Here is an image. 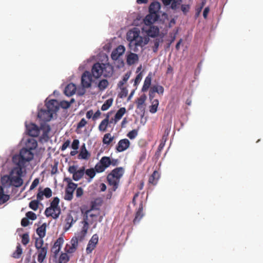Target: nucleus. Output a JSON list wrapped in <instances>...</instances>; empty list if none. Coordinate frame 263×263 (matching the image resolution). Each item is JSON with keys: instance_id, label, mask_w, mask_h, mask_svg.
Listing matches in <instances>:
<instances>
[{"instance_id": "obj_1", "label": "nucleus", "mask_w": 263, "mask_h": 263, "mask_svg": "<svg viewBox=\"0 0 263 263\" xmlns=\"http://www.w3.org/2000/svg\"><path fill=\"white\" fill-rule=\"evenodd\" d=\"M148 36H142L140 35V31L137 28H134L129 30L126 34V39L129 42L130 49L134 52L138 51V47H143L149 42V37H155L159 32V28L154 26H149L148 29L145 30Z\"/></svg>"}, {"instance_id": "obj_2", "label": "nucleus", "mask_w": 263, "mask_h": 263, "mask_svg": "<svg viewBox=\"0 0 263 263\" xmlns=\"http://www.w3.org/2000/svg\"><path fill=\"white\" fill-rule=\"evenodd\" d=\"M124 173L122 167H118L112 170L107 176L108 184L112 187V190L115 191L118 187L121 178Z\"/></svg>"}, {"instance_id": "obj_3", "label": "nucleus", "mask_w": 263, "mask_h": 263, "mask_svg": "<svg viewBox=\"0 0 263 263\" xmlns=\"http://www.w3.org/2000/svg\"><path fill=\"white\" fill-rule=\"evenodd\" d=\"M23 171L20 168H13L10 173L11 186L19 187L23 184V180L22 178Z\"/></svg>"}, {"instance_id": "obj_4", "label": "nucleus", "mask_w": 263, "mask_h": 263, "mask_svg": "<svg viewBox=\"0 0 263 263\" xmlns=\"http://www.w3.org/2000/svg\"><path fill=\"white\" fill-rule=\"evenodd\" d=\"M90 210H87L85 212V214L84 215L83 220L81 222L83 224V227L80 234V240L82 241L84 237H85L86 234L87 233L88 230L89 229V224H88V217L90 216L91 217H96L97 216L95 214H90Z\"/></svg>"}, {"instance_id": "obj_5", "label": "nucleus", "mask_w": 263, "mask_h": 263, "mask_svg": "<svg viewBox=\"0 0 263 263\" xmlns=\"http://www.w3.org/2000/svg\"><path fill=\"white\" fill-rule=\"evenodd\" d=\"M77 168V165H72L70 166L68 169V172L72 174V179L76 181L82 178L85 174L84 166H82L78 170Z\"/></svg>"}, {"instance_id": "obj_6", "label": "nucleus", "mask_w": 263, "mask_h": 263, "mask_svg": "<svg viewBox=\"0 0 263 263\" xmlns=\"http://www.w3.org/2000/svg\"><path fill=\"white\" fill-rule=\"evenodd\" d=\"M98 235L97 234H93L89 240L86 249V252L87 254H89L92 253V251L96 247V246L98 243Z\"/></svg>"}, {"instance_id": "obj_7", "label": "nucleus", "mask_w": 263, "mask_h": 263, "mask_svg": "<svg viewBox=\"0 0 263 263\" xmlns=\"http://www.w3.org/2000/svg\"><path fill=\"white\" fill-rule=\"evenodd\" d=\"M92 76L90 72L85 71L81 77V84L84 88H89L91 86Z\"/></svg>"}, {"instance_id": "obj_8", "label": "nucleus", "mask_w": 263, "mask_h": 263, "mask_svg": "<svg viewBox=\"0 0 263 263\" xmlns=\"http://www.w3.org/2000/svg\"><path fill=\"white\" fill-rule=\"evenodd\" d=\"M28 134L32 137H37L40 134V128L34 123H29L26 125Z\"/></svg>"}, {"instance_id": "obj_9", "label": "nucleus", "mask_w": 263, "mask_h": 263, "mask_svg": "<svg viewBox=\"0 0 263 263\" xmlns=\"http://www.w3.org/2000/svg\"><path fill=\"white\" fill-rule=\"evenodd\" d=\"M80 240V235L78 234L77 236L73 237L70 241V245H67L65 249L67 252L69 253H72L74 252L78 246V241Z\"/></svg>"}, {"instance_id": "obj_10", "label": "nucleus", "mask_w": 263, "mask_h": 263, "mask_svg": "<svg viewBox=\"0 0 263 263\" xmlns=\"http://www.w3.org/2000/svg\"><path fill=\"white\" fill-rule=\"evenodd\" d=\"M53 114L47 108L46 109H41L38 112V118L43 121H49L52 118Z\"/></svg>"}, {"instance_id": "obj_11", "label": "nucleus", "mask_w": 263, "mask_h": 263, "mask_svg": "<svg viewBox=\"0 0 263 263\" xmlns=\"http://www.w3.org/2000/svg\"><path fill=\"white\" fill-rule=\"evenodd\" d=\"M77 187L76 183H70V185H67L65 189V199L67 200L70 201L73 198V193L74 191Z\"/></svg>"}, {"instance_id": "obj_12", "label": "nucleus", "mask_w": 263, "mask_h": 263, "mask_svg": "<svg viewBox=\"0 0 263 263\" xmlns=\"http://www.w3.org/2000/svg\"><path fill=\"white\" fill-rule=\"evenodd\" d=\"M102 63H96L93 64L91 69V73L93 77L95 78H98L101 77L103 73Z\"/></svg>"}, {"instance_id": "obj_13", "label": "nucleus", "mask_w": 263, "mask_h": 263, "mask_svg": "<svg viewBox=\"0 0 263 263\" xmlns=\"http://www.w3.org/2000/svg\"><path fill=\"white\" fill-rule=\"evenodd\" d=\"M156 92L158 93L159 95H162L164 92V88L162 86L159 85H153L151 87L149 92V99L151 100L153 99Z\"/></svg>"}, {"instance_id": "obj_14", "label": "nucleus", "mask_w": 263, "mask_h": 263, "mask_svg": "<svg viewBox=\"0 0 263 263\" xmlns=\"http://www.w3.org/2000/svg\"><path fill=\"white\" fill-rule=\"evenodd\" d=\"M130 146V142L127 139L120 140L116 146V150L118 152H122L126 150Z\"/></svg>"}, {"instance_id": "obj_15", "label": "nucleus", "mask_w": 263, "mask_h": 263, "mask_svg": "<svg viewBox=\"0 0 263 263\" xmlns=\"http://www.w3.org/2000/svg\"><path fill=\"white\" fill-rule=\"evenodd\" d=\"M46 108L52 114L55 113L59 110V104L56 100H51L46 104Z\"/></svg>"}, {"instance_id": "obj_16", "label": "nucleus", "mask_w": 263, "mask_h": 263, "mask_svg": "<svg viewBox=\"0 0 263 263\" xmlns=\"http://www.w3.org/2000/svg\"><path fill=\"white\" fill-rule=\"evenodd\" d=\"M31 151L27 147L23 148L21 150L20 155L27 161H30L33 158V154Z\"/></svg>"}, {"instance_id": "obj_17", "label": "nucleus", "mask_w": 263, "mask_h": 263, "mask_svg": "<svg viewBox=\"0 0 263 263\" xmlns=\"http://www.w3.org/2000/svg\"><path fill=\"white\" fill-rule=\"evenodd\" d=\"M13 162L15 163L17 166L14 168H20L23 171V167L24 166L27 160H25L21 156L16 155L13 157Z\"/></svg>"}, {"instance_id": "obj_18", "label": "nucleus", "mask_w": 263, "mask_h": 263, "mask_svg": "<svg viewBox=\"0 0 263 263\" xmlns=\"http://www.w3.org/2000/svg\"><path fill=\"white\" fill-rule=\"evenodd\" d=\"M102 69L103 70V75L104 77H110L112 76L114 72L113 67L109 64L102 63Z\"/></svg>"}, {"instance_id": "obj_19", "label": "nucleus", "mask_w": 263, "mask_h": 263, "mask_svg": "<svg viewBox=\"0 0 263 263\" xmlns=\"http://www.w3.org/2000/svg\"><path fill=\"white\" fill-rule=\"evenodd\" d=\"M61 213H58L54 209L51 207L47 208L45 211V214L47 217H51L53 219H57L59 217Z\"/></svg>"}, {"instance_id": "obj_20", "label": "nucleus", "mask_w": 263, "mask_h": 263, "mask_svg": "<svg viewBox=\"0 0 263 263\" xmlns=\"http://www.w3.org/2000/svg\"><path fill=\"white\" fill-rule=\"evenodd\" d=\"M47 252V247L44 246L40 248L38 250L37 260L39 262L42 263L46 258Z\"/></svg>"}, {"instance_id": "obj_21", "label": "nucleus", "mask_w": 263, "mask_h": 263, "mask_svg": "<svg viewBox=\"0 0 263 263\" xmlns=\"http://www.w3.org/2000/svg\"><path fill=\"white\" fill-rule=\"evenodd\" d=\"M76 91V86L73 83L68 84L65 87L64 93L67 96L70 97L75 93Z\"/></svg>"}, {"instance_id": "obj_22", "label": "nucleus", "mask_w": 263, "mask_h": 263, "mask_svg": "<svg viewBox=\"0 0 263 263\" xmlns=\"http://www.w3.org/2000/svg\"><path fill=\"white\" fill-rule=\"evenodd\" d=\"M139 60V57L136 53L130 52L126 57V62L128 65H132Z\"/></svg>"}, {"instance_id": "obj_23", "label": "nucleus", "mask_w": 263, "mask_h": 263, "mask_svg": "<svg viewBox=\"0 0 263 263\" xmlns=\"http://www.w3.org/2000/svg\"><path fill=\"white\" fill-rule=\"evenodd\" d=\"M158 18V14L149 13L146 15L144 21L146 25H150L156 21Z\"/></svg>"}, {"instance_id": "obj_24", "label": "nucleus", "mask_w": 263, "mask_h": 263, "mask_svg": "<svg viewBox=\"0 0 263 263\" xmlns=\"http://www.w3.org/2000/svg\"><path fill=\"white\" fill-rule=\"evenodd\" d=\"M143 202L141 201L139 204V207L138 211L136 212L135 217L134 219V223H136V222H138L143 217L144 214L143 213Z\"/></svg>"}, {"instance_id": "obj_25", "label": "nucleus", "mask_w": 263, "mask_h": 263, "mask_svg": "<svg viewBox=\"0 0 263 263\" xmlns=\"http://www.w3.org/2000/svg\"><path fill=\"white\" fill-rule=\"evenodd\" d=\"M160 178V174L157 171H154L153 174L149 176L148 183L153 185H156Z\"/></svg>"}, {"instance_id": "obj_26", "label": "nucleus", "mask_w": 263, "mask_h": 263, "mask_svg": "<svg viewBox=\"0 0 263 263\" xmlns=\"http://www.w3.org/2000/svg\"><path fill=\"white\" fill-rule=\"evenodd\" d=\"M160 7L161 6L159 3L157 2H153L149 7V12L153 14H158Z\"/></svg>"}, {"instance_id": "obj_27", "label": "nucleus", "mask_w": 263, "mask_h": 263, "mask_svg": "<svg viewBox=\"0 0 263 263\" xmlns=\"http://www.w3.org/2000/svg\"><path fill=\"white\" fill-rule=\"evenodd\" d=\"M37 146V143L36 140L32 138H29L26 143V147L30 149V150L35 149Z\"/></svg>"}, {"instance_id": "obj_28", "label": "nucleus", "mask_w": 263, "mask_h": 263, "mask_svg": "<svg viewBox=\"0 0 263 263\" xmlns=\"http://www.w3.org/2000/svg\"><path fill=\"white\" fill-rule=\"evenodd\" d=\"M40 130H42L43 132V134L42 135V137L43 138H48V134L49 132L50 131V127L49 125L44 123L42 124L40 126Z\"/></svg>"}, {"instance_id": "obj_29", "label": "nucleus", "mask_w": 263, "mask_h": 263, "mask_svg": "<svg viewBox=\"0 0 263 263\" xmlns=\"http://www.w3.org/2000/svg\"><path fill=\"white\" fill-rule=\"evenodd\" d=\"M11 182L10 174L8 175H4L1 178V183L4 187H9L11 186Z\"/></svg>"}, {"instance_id": "obj_30", "label": "nucleus", "mask_w": 263, "mask_h": 263, "mask_svg": "<svg viewBox=\"0 0 263 263\" xmlns=\"http://www.w3.org/2000/svg\"><path fill=\"white\" fill-rule=\"evenodd\" d=\"M90 157V154L86 149L85 145L82 147L81 151L78 155L79 159L87 160Z\"/></svg>"}, {"instance_id": "obj_31", "label": "nucleus", "mask_w": 263, "mask_h": 263, "mask_svg": "<svg viewBox=\"0 0 263 263\" xmlns=\"http://www.w3.org/2000/svg\"><path fill=\"white\" fill-rule=\"evenodd\" d=\"M109 124V115L101 121L99 125V129L101 132H105Z\"/></svg>"}, {"instance_id": "obj_32", "label": "nucleus", "mask_w": 263, "mask_h": 263, "mask_svg": "<svg viewBox=\"0 0 263 263\" xmlns=\"http://www.w3.org/2000/svg\"><path fill=\"white\" fill-rule=\"evenodd\" d=\"M163 36L158 37L153 40L154 46H153V50L154 52L158 51L159 44L163 43Z\"/></svg>"}, {"instance_id": "obj_33", "label": "nucleus", "mask_w": 263, "mask_h": 263, "mask_svg": "<svg viewBox=\"0 0 263 263\" xmlns=\"http://www.w3.org/2000/svg\"><path fill=\"white\" fill-rule=\"evenodd\" d=\"M10 198L9 195L4 193L3 187L0 186V204L7 202Z\"/></svg>"}, {"instance_id": "obj_34", "label": "nucleus", "mask_w": 263, "mask_h": 263, "mask_svg": "<svg viewBox=\"0 0 263 263\" xmlns=\"http://www.w3.org/2000/svg\"><path fill=\"white\" fill-rule=\"evenodd\" d=\"M125 112H126V109L125 107L120 108L117 111V112H116V114L115 115V119H114L115 123H116L119 120H120Z\"/></svg>"}, {"instance_id": "obj_35", "label": "nucleus", "mask_w": 263, "mask_h": 263, "mask_svg": "<svg viewBox=\"0 0 263 263\" xmlns=\"http://www.w3.org/2000/svg\"><path fill=\"white\" fill-rule=\"evenodd\" d=\"M151 81H152V76L151 74L149 73L148 75L146 77L144 84L143 85L142 90L143 91H146L148 90V89L149 88V86L151 84Z\"/></svg>"}, {"instance_id": "obj_36", "label": "nucleus", "mask_w": 263, "mask_h": 263, "mask_svg": "<svg viewBox=\"0 0 263 263\" xmlns=\"http://www.w3.org/2000/svg\"><path fill=\"white\" fill-rule=\"evenodd\" d=\"M96 171L94 168H91L89 169L85 170V174L89 178L87 179V182H90L96 175Z\"/></svg>"}, {"instance_id": "obj_37", "label": "nucleus", "mask_w": 263, "mask_h": 263, "mask_svg": "<svg viewBox=\"0 0 263 263\" xmlns=\"http://www.w3.org/2000/svg\"><path fill=\"white\" fill-rule=\"evenodd\" d=\"M59 202L60 199L58 197H54L53 200L50 203V207L53 209H55L56 211H58V213H61V209L59 206Z\"/></svg>"}, {"instance_id": "obj_38", "label": "nucleus", "mask_w": 263, "mask_h": 263, "mask_svg": "<svg viewBox=\"0 0 263 263\" xmlns=\"http://www.w3.org/2000/svg\"><path fill=\"white\" fill-rule=\"evenodd\" d=\"M46 223H43L36 229V233L41 238H43L46 235Z\"/></svg>"}, {"instance_id": "obj_39", "label": "nucleus", "mask_w": 263, "mask_h": 263, "mask_svg": "<svg viewBox=\"0 0 263 263\" xmlns=\"http://www.w3.org/2000/svg\"><path fill=\"white\" fill-rule=\"evenodd\" d=\"M99 162L105 169L110 165V158L109 157L104 156L102 157Z\"/></svg>"}, {"instance_id": "obj_40", "label": "nucleus", "mask_w": 263, "mask_h": 263, "mask_svg": "<svg viewBox=\"0 0 263 263\" xmlns=\"http://www.w3.org/2000/svg\"><path fill=\"white\" fill-rule=\"evenodd\" d=\"M23 250L20 244H18L16 246V250L13 253L12 256L14 258H20L22 254Z\"/></svg>"}, {"instance_id": "obj_41", "label": "nucleus", "mask_w": 263, "mask_h": 263, "mask_svg": "<svg viewBox=\"0 0 263 263\" xmlns=\"http://www.w3.org/2000/svg\"><path fill=\"white\" fill-rule=\"evenodd\" d=\"M152 101V105L150 106L149 111L152 113H155L157 110V108L159 105V101L157 99H154Z\"/></svg>"}, {"instance_id": "obj_42", "label": "nucleus", "mask_w": 263, "mask_h": 263, "mask_svg": "<svg viewBox=\"0 0 263 263\" xmlns=\"http://www.w3.org/2000/svg\"><path fill=\"white\" fill-rule=\"evenodd\" d=\"M75 221L72 216L70 215H68L66 218L65 230H68Z\"/></svg>"}, {"instance_id": "obj_43", "label": "nucleus", "mask_w": 263, "mask_h": 263, "mask_svg": "<svg viewBox=\"0 0 263 263\" xmlns=\"http://www.w3.org/2000/svg\"><path fill=\"white\" fill-rule=\"evenodd\" d=\"M69 260V256L66 253H62L59 257V263H67Z\"/></svg>"}, {"instance_id": "obj_44", "label": "nucleus", "mask_w": 263, "mask_h": 263, "mask_svg": "<svg viewBox=\"0 0 263 263\" xmlns=\"http://www.w3.org/2000/svg\"><path fill=\"white\" fill-rule=\"evenodd\" d=\"M113 99L112 98L107 100L101 106V110L105 111L107 110L112 105Z\"/></svg>"}, {"instance_id": "obj_45", "label": "nucleus", "mask_w": 263, "mask_h": 263, "mask_svg": "<svg viewBox=\"0 0 263 263\" xmlns=\"http://www.w3.org/2000/svg\"><path fill=\"white\" fill-rule=\"evenodd\" d=\"M114 137L111 136L110 134L107 133L104 135L103 138V143L109 145L113 140Z\"/></svg>"}, {"instance_id": "obj_46", "label": "nucleus", "mask_w": 263, "mask_h": 263, "mask_svg": "<svg viewBox=\"0 0 263 263\" xmlns=\"http://www.w3.org/2000/svg\"><path fill=\"white\" fill-rule=\"evenodd\" d=\"M108 85V81L107 80L103 79V80H101L99 82V84L98 85V87L99 90H103L105 88H107Z\"/></svg>"}, {"instance_id": "obj_47", "label": "nucleus", "mask_w": 263, "mask_h": 263, "mask_svg": "<svg viewBox=\"0 0 263 263\" xmlns=\"http://www.w3.org/2000/svg\"><path fill=\"white\" fill-rule=\"evenodd\" d=\"M39 202L37 200H33L30 202L29 206L33 211H36L39 208Z\"/></svg>"}, {"instance_id": "obj_48", "label": "nucleus", "mask_w": 263, "mask_h": 263, "mask_svg": "<svg viewBox=\"0 0 263 263\" xmlns=\"http://www.w3.org/2000/svg\"><path fill=\"white\" fill-rule=\"evenodd\" d=\"M129 77H130V73H126V74H125L123 77L122 80L118 83V87L123 86V85L125 84V83H126V82L129 78Z\"/></svg>"}, {"instance_id": "obj_49", "label": "nucleus", "mask_w": 263, "mask_h": 263, "mask_svg": "<svg viewBox=\"0 0 263 263\" xmlns=\"http://www.w3.org/2000/svg\"><path fill=\"white\" fill-rule=\"evenodd\" d=\"M43 245L44 241L43 240V238H41L39 237V238H36L35 242V247L36 248V249L39 250L40 248L43 247Z\"/></svg>"}, {"instance_id": "obj_50", "label": "nucleus", "mask_w": 263, "mask_h": 263, "mask_svg": "<svg viewBox=\"0 0 263 263\" xmlns=\"http://www.w3.org/2000/svg\"><path fill=\"white\" fill-rule=\"evenodd\" d=\"M172 1V3L171 7L173 10H176L177 8H179L182 3V0H172L171 2Z\"/></svg>"}, {"instance_id": "obj_51", "label": "nucleus", "mask_w": 263, "mask_h": 263, "mask_svg": "<svg viewBox=\"0 0 263 263\" xmlns=\"http://www.w3.org/2000/svg\"><path fill=\"white\" fill-rule=\"evenodd\" d=\"M94 169H95L96 172H97L99 173H102L105 170V167H104V166L102 164H100V162H98L96 164Z\"/></svg>"}, {"instance_id": "obj_52", "label": "nucleus", "mask_w": 263, "mask_h": 263, "mask_svg": "<svg viewBox=\"0 0 263 263\" xmlns=\"http://www.w3.org/2000/svg\"><path fill=\"white\" fill-rule=\"evenodd\" d=\"M29 242V236L28 233L23 234L22 236V242L24 245H27Z\"/></svg>"}, {"instance_id": "obj_53", "label": "nucleus", "mask_w": 263, "mask_h": 263, "mask_svg": "<svg viewBox=\"0 0 263 263\" xmlns=\"http://www.w3.org/2000/svg\"><path fill=\"white\" fill-rule=\"evenodd\" d=\"M138 135V130L136 129H133L129 132L127 135V136L130 139H135L136 136Z\"/></svg>"}, {"instance_id": "obj_54", "label": "nucleus", "mask_w": 263, "mask_h": 263, "mask_svg": "<svg viewBox=\"0 0 263 263\" xmlns=\"http://www.w3.org/2000/svg\"><path fill=\"white\" fill-rule=\"evenodd\" d=\"M44 195L46 198H49L52 196V191L49 187H46L43 191H42Z\"/></svg>"}, {"instance_id": "obj_55", "label": "nucleus", "mask_w": 263, "mask_h": 263, "mask_svg": "<svg viewBox=\"0 0 263 263\" xmlns=\"http://www.w3.org/2000/svg\"><path fill=\"white\" fill-rule=\"evenodd\" d=\"M26 216L28 219H30L31 220H33L36 219V214L31 211L27 212L26 214Z\"/></svg>"}, {"instance_id": "obj_56", "label": "nucleus", "mask_w": 263, "mask_h": 263, "mask_svg": "<svg viewBox=\"0 0 263 263\" xmlns=\"http://www.w3.org/2000/svg\"><path fill=\"white\" fill-rule=\"evenodd\" d=\"M116 52L118 53L120 56L122 55L125 52V48L123 45H119L117 47V48L115 49Z\"/></svg>"}, {"instance_id": "obj_57", "label": "nucleus", "mask_w": 263, "mask_h": 263, "mask_svg": "<svg viewBox=\"0 0 263 263\" xmlns=\"http://www.w3.org/2000/svg\"><path fill=\"white\" fill-rule=\"evenodd\" d=\"M63 242V239L62 237H59L54 243L53 246H54V248H55L57 247L61 248Z\"/></svg>"}, {"instance_id": "obj_58", "label": "nucleus", "mask_w": 263, "mask_h": 263, "mask_svg": "<svg viewBox=\"0 0 263 263\" xmlns=\"http://www.w3.org/2000/svg\"><path fill=\"white\" fill-rule=\"evenodd\" d=\"M40 182V179L38 178H35L32 182L31 185L30 187V190H33L35 187H36Z\"/></svg>"}, {"instance_id": "obj_59", "label": "nucleus", "mask_w": 263, "mask_h": 263, "mask_svg": "<svg viewBox=\"0 0 263 263\" xmlns=\"http://www.w3.org/2000/svg\"><path fill=\"white\" fill-rule=\"evenodd\" d=\"M60 106L62 108L67 109L70 106V102L66 101H62L60 102Z\"/></svg>"}, {"instance_id": "obj_60", "label": "nucleus", "mask_w": 263, "mask_h": 263, "mask_svg": "<svg viewBox=\"0 0 263 263\" xmlns=\"http://www.w3.org/2000/svg\"><path fill=\"white\" fill-rule=\"evenodd\" d=\"M79 141L78 139H74L73 140L72 144H71V147L74 150H77L79 148Z\"/></svg>"}, {"instance_id": "obj_61", "label": "nucleus", "mask_w": 263, "mask_h": 263, "mask_svg": "<svg viewBox=\"0 0 263 263\" xmlns=\"http://www.w3.org/2000/svg\"><path fill=\"white\" fill-rule=\"evenodd\" d=\"M87 124V121L86 120L84 119V118H83L81 120V121L79 122L78 125H77V128H82L83 127H84V126H85V125Z\"/></svg>"}, {"instance_id": "obj_62", "label": "nucleus", "mask_w": 263, "mask_h": 263, "mask_svg": "<svg viewBox=\"0 0 263 263\" xmlns=\"http://www.w3.org/2000/svg\"><path fill=\"white\" fill-rule=\"evenodd\" d=\"M83 194V190L81 187L76 188V196L77 197H81Z\"/></svg>"}, {"instance_id": "obj_63", "label": "nucleus", "mask_w": 263, "mask_h": 263, "mask_svg": "<svg viewBox=\"0 0 263 263\" xmlns=\"http://www.w3.org/2000/svg\"><path fill=\"white\" fill-rule=\"evenodd\" d=\"M29 224V219L27 217L23 218L21 220V225L23 227H27Z\"/></svg>"}, {"instance_id": "obj_64", "label": "nucleus", "mask_w": 263, "mask_h": 263, "mask_svg": "<svg viewBox=\"0 0 263 263\" xmlns=\"http://www.w3.org/2000/svg\"><path fill=\"white\" fill-rule=\"evenodd\" d=\"M120 56L119 55V54H118V53L117 52H116V51L115 50H114L112 53H111V57L112 58V60H117V59H118V58L120 57Z\"/></svg>"}]
</instances>
